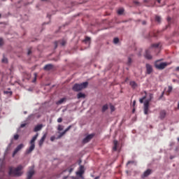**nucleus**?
I'll use <instances>...</instances> for the list:
<instances>
[{
	"instance_id": "obj_56",
	"label": "nucleus",
	"mask_w": 179,
	"mask_h": 179,
	"mask_svg": "<svg viewBox=\"0 0 179 179\" xmlns=\"http://www.w3.org/2000/svg\"><path fill=\"white\" fill-rule=\"evenodd\" d=\"M24 114H27V112H24Z\"/></svg>"
},
{
	"instance_id": "obj_49",
	"label": "nucleus",
	"mask_w": 179,
	"mask_h": 179,
	"mask_svg": "<svg viewBox=\"0 0 179 179\" xmlns=\"http://www.w3.org/2000/svg\"><path fill=\"white\" fill-rule=\"evenodd\" d=\"M143 24H146V21H143Z\"/></svg>"
},
{
	"instance_id": "obj_54",
	"label": "nucleus",
	"mask_w": 179,
	"mask_h": 179,
	"mask_svg": "<svg viewBox=\"0 0 179 179\" xmlns=\"http://www.w3.org/2000/svg\"><path fill=\"white\" fill-rule=\"evenodd\" d=\"M133 113H135V108L133 109Z\"/></svg>"
},
{
	"instance_id": "obj_1",
	"label": "nucleus",
	"mask_w": 179,
	"mask_h": 179,
	"mask_svg": "<svg viewBox=\"0 0 179 179\" xmlns=\"http://www.w3.org/2000/svg\"><path fill=\"white\" fill-rule=\"evenodd\" d=\"M23 169H24V166L22 165H18L16 168L10 166L8 175L13 176V177H20L23 174V171H22Z\"/></svg>"
},
{
	"instance_id": "obj_12",
	"label": "nucleus",
	"mask_w": 179,
	"mask_h": 179,
	"mask_svg": "<svg viewBox=\"0 0 179 179\" xmlns=\"http://www.w3.org/2000/svg\"><path fill=\"white\" fill-rule=\"evenodd\" d=\"M45 138H47V133L43 134V136L41 137V138L38 141V145L40 146V148L43 146V144L44 143V141H45Z\"/></svg>"
},
{
	"instance_id": "obj_15",
	"label": "nucleus",
	"mask_w": 179,
	"mask_h": 179,
	"mask_svg": "<svg viewBox=\"0 0 179 179\" xmlns=\"http://www.w3.org/2000/svg\"><path fill=\"white\" fill-rule=\"evenodd\" d=\"M54 69V65L52 64H46L43 67L44 71H51V69Z\"/></svg>"
},
{
	"instance_id": "obj_3",
	"label": "nucleus",
	"mask_w": 179,
	"mask_h": 179,
	"mask_svg": "<svg viewBox=\"0 0 179 179\" xmlns=\"http://www.w3.org/2000/svg\"><path fill=\"white\" fill-rule=\"evenodd\" d=\"M89 85V83L85 82L80 84H75L73 87V90L74 92H80V90H83V89H86Z\"/></svg>"
},
{
	"instance_id": "obj_45",
	"label": "nucleus",
	"mask_w": 179,
	"mask_h": 179,
	"mask_svg": "<svg viewBox=\"0 0 179 179\" xmlns=\"http://www.w3.org/2000/svg\"><path fill=\"white\" fill-rule=\"evenodd\" d=\"M135 104H136V101H133V107H135Z\"/></svg>"
},
{
	"instance_id": "obj_34",
	"label": "nucleus",
	"mask_w": 179,
	"mask_h": 179,
	"mask_svg": "<svg viewBox=\"0 0 179 179\" xmlns=\"http://www.w3.org/2000/svg\"><path fill=\"white\" fill-rule=\"evenodd\" d=\"M71 128H72V126L70 125L64 131L66 134V132H68V131H69V129H71Z\"/></svg>"
},
{
	"instance_id": "obj_24",
	"label": "nucleus",
	"mask_w": 179,
	"mask_h": 179,
	"mask_svg": "<svg viewBox=\"0 0 179 179\" xmlns=\"http://www.w3.org/2000/svg\"><path fill=\"white\" fill-rule=\"evenodd\" d=\"M155 22L160 23L162 22V17L159 15L155 16Z\"/></svg>"
},
{
	"instance_id": "obj_6",
	"label": "nucleus",
	"mask_w": 179,
	"mask_h": 179,
	"mask_svg": "<svg viewBox=\"0 0 179 179\" xmlns=\"http://www.w3.org/2000/svg\"><path fill=\"white\" fill-rule=\"evenodd\" d=\"M23 148H24V145H18L17 148L15 149L14 152H13V157H15V156H16V155L23 149Z\"/></svg>"
},
{
	"instance_id": "obj_27",
	"label": "nucleus",
	"mask_w": 179,
	"mask_h": 179,
	"mask_svg": "<svg viewBox=\"0 0 179 179\" xmlns=\"http://www.w3.org/2000/svg\"><path fill=\"white\" fill-rule=\"evenodd\" d=\"M1 61H2L3 64H8V58L5 57V56H3Z\"/></svg>"
},
{
	"instance_id": "obj_14",
	"label": "nucleus",
	"mask_w": 179,
	"mask_h": 179,
	"mask_svg": "<svg viewBox=\"0 0 179 179\" xmlns=\"http://www.w3.org/2000/svg\"><path fill=\"white\" fill-rule=\"evenodd\" d=\"M166 110H161L159 113V118L160 120H164V118H166Z\"/></svg>"
},
{
	"instance_id": "obj_55",
	"label": "nucleus",
	"mask_w": 179,
	"mask_h": 179,
	"mask_svg": "<svg viewBox=\"0 0 179 179\" xmlns=\"http://www.w3.org/2000/svg\"><path fill=\"white\" fill-rule=\"evenodd\" d=\"M176 80L175 79L173 80V82H176Z\"/></svg>"
},
{
	"instance_id": "obj_51",
	"label": "nucleus",
	"mask_w": 179,
	"mask_h": 179,
	"mask_svg": "<svg viewBox=\"0 0 179 179\" xmlns=\"http://www.w3.org/2000/svg\"><path fill=\"white\" fill-rule=\"evenodd\" d=\"M134 3H136V5H138V3H139V2L135 1Z\"/></svg>"
},
{
	"instance_id": "obj_41",
	"label": "nucleus",
	"mask_w": 179,
	"mask_h": 179,
	"mask_svg": "<svg viewBox=\"0 0 179 179\" xmlns=\"http://www.w3.org/2000/svg\"><path fill=\"white\" fill-rule=\"evenodd\" d=\"M85 41H90V37L86 36L85 37Z\"/></svg>"
},
{
	"instance_id": "obj_20",
	"label": "nucleus",
	"mask_w": 179,
	"mask_h": 179,
	"mask_svg": "<svg viewBox=\"0 0 179 179\" xmlns=\"http://www.w3.org/2000/svg\"><path fill=\"white\" fill-rule=\"evenodd\" d=\"M130 86L132 87V89H136V87H138V84H136L135 81H131Z\"/></svg>"
},
{
	"instance_id": "obj_37",
	"label": "nucleus",
	"mask_w": 179,
	"mask_h": 179,
	"mask_svg": "<svg viewBox=\"0 0 179 179\" xmlns=\"http://www.w3.org/2000/svg\"><path fill=\"white\" fill-rule=\"evenodd\" d=\"M1 45H3V39L2 38H0V47Z\"/></svg>"
},
{
	"instance_id": "obj_4",
	"label": "nucleus",
	"mask_w": 179,
	"mask_h": 179,
	"mask_svg": "<svg viewBox=\"0 0 179 179\" xmlns=\"http://www.w3.org/2000/svg\"><path fill=\"white\" fill-rule=\"evenodd\" d=\"M168 65H170V63H167V62L158 63L157 62L155 64V66L157 69L162 71V70L166 68V66H168Z\"/></svg>"
},
{
	"instance_id": "obj_21",
	"label": "nucleus",
	"mask_w": 179,
	"mask_h": 179,
	"mask_svg": "<svg viewBox=\"0 0 179 179\" xmlns=\"http://www.w3.org/2000/svg\"><path fill=\"white\" fill-rule=\"evenodd\" d=\"M77 97H78V99H83L85 97V94L80 92L78 94Z\"/></svg>"
},
{
	"instance_id": "obj_48",
	"label": "nucleus",
	"mask_w": 179,
	"mask_h": 179,
	"mask_svg": "<svg viewBox=\"0 0 179 179\" xmlns=\"http://www.w3.org/2000/svg\"><path fill=\"white\" fill-rule=\"evenodd\" d=\"M30 54H31V50L28 51V55H30Z\"/></svg>"
},
{
	"instance_id": "obj_39",
	"label": "nucleus",
	"mask_w": 179,
	"mask_h": 179,
	"mask_svg": "<svg viewBox=\"0 0 179 179\" xmlns=\"http://www.w3.org/2000/svg\"><path fill=\"white\" fill-rule=\"evenodd\" d=\"M50 141L51 142H54V141H55V136H52L50 137Z\"/></svg>"
},
{
	"instance_id": "obj_38",
	"label": "nucleus",
	"mask_w": 179,
	"mask_h": 179,
	"mask_svg": "<svg viewBox=\"0 0 179 179\" xmlns=\"http://www.w3.org/2000/svg\"><path fill=\"white\" fill-rule=\"evenodd\" d=\"M14 139H15V141H17V139H19V136H18V134L14 135Z\"/></svg>"
},
{
	"instance_id": "obj_44",
	"label": "nucleus",
	"mask_w": 179,
	"mask_h": 179,
	"mask_svg": "<svg viewBox=\"0 0 179 179\" xmlns=\"http://www.w3.org/2000/svg\"><path fill=\"white\" fill-rule=\"evenodd\" d=\"M24 127H26V124H22L20 125V127H21V128H24Z\"/></svg>"
},
{
	"instance_id": "obj_2",
	"label": "nucleus",
	"mask_w": 179,
	"mask_h": 179,
	"mask_svg": "<svg viewBox=\"0 0 179 179\" xmlns=\"http://www.w3.org/2000/svg\"><path fill=\"white\" fill-rule=\"evenodd\" d=\"M37 138H38V133H37L35 136H33L32 139L30 141V146L29 149L26 150V155H30L31 152L34 150L36 148V141H37Z\"/></svg>"
},
{
	"instance_id": "obj_43",
	"label": "nucleus",
	"mask_w": 179,
	"mask_h": 179,
	"mask_svg": "<svg viewBox=\"0 0 179 179\" xmlns=\"http://www.w3.org/2000/svg\"><path fill=\"white\" fill-rule=\"evenodd\" d=\"M134 161H129V162H127V165H128V164H134Z\"/></svg>"
},
{
	"instance_id": "obj_36",
	"label": "nucleus",
	"mask_w": 179,
	"mask_h": 179,
	"mask_svg": "<svg viewBox=\"0 0 179 179\" xmlns=\"http://www.w3.org/2000/svg\"><path fill=\"white\" fill-rule=\"evenodd\" d=\"M37 80V73H34V79L33 80V83L36 82Z\"/></svg>"
},
{
	"instance_id": "obj_18",
	"label": "nucleus",
	"mask_w": 179,
	"mask_h": 179,
	"mask_svg": "<svg viewBox=\"0 0 179 179\" xmlns=\"http://www.w3.org/2000/svg\"><path fill=\"white\" fill-rule=\"evenodd\" d=\"M117 146H118V141L117 140H115L113 141V152H117Z\"/></svg>"
},
{
	"instance_id": "obj_32",
	"label": "nucleus",
	"mask_w": 179,
	"mask_h": 179,
	"mask_svg": "<svg viewBox=\"0 0 179 179\" xmlns=\"http://www.w3.org/2000/svg\"><path fill=\"white\" fill-rule=\"evenodd\" d=\"M146 99V96H144L143 98L139 99V101L141 103V104H142L143 103V100Z\"/></svg>"
},
{
	"instance_id": "obj_22",
	"label": "nucleus",
	"mask_w": 179,
	"mask_h": 179,
	"mask_svg": "<svg viewBox=\"0 0 179 179\" xmlns=\"http://www.w3.org/2000/svg\"><path fill=\"white\" fill-rule=\"evenodd\" d=\"M107 110H108V105H103L102 107V113H105V111H107Z\"/></svg>"
},
{
	"instance_id": "obj_23",
	"label": "nucleus",
	"mask_w": 179,
	"mask_h": 179,
	"mask_svg": "<svg viewBox=\"0 0 179 179\" xmlns=\"http://www.w3.org/2000/svg\"><path fill=\"white\" fill-rule=\"evenodd\" d=\"M152 47L154 48H157V50H159L160 43H154L152 45Z\"/></svg>"
},
{
	"instance_id": "obj_10",
	"label": "nucleus",
	"mask_w": 179,
	"mask_h": 179,
	"mask_svg": "<svg viewBox=\"0 0 179 179\" xmlns=\"http://www.w3.org/2000/svg\"><path fill=\"white\" fill-rule=\"evenodd\" d=\"M33 176H34V166H31V168L28 171L27 179H31Z\"/></svg>"
},
{
	"instance_id": "obj_42",
	"label": "nucleus",
	"mask_w": 179,
	"mask_h": 179,
	"mask_svg": "<svg viewBox=\"0 0 179 179\" xmlns=\"http://www.w3.org/2000/svg\"><path fill=\"white\" fill-rule=\"evenodd\" d=\"M57 122H62V117H59L57 119Z\"/></svg>"
},
{
	"instance_id": "obj_53",
	"label": "nucleus",
	"mask_w": 179,
	"mask_h": 179,
	"mask_svg": "<svg viewBox=\"0 0 179 179\" xmlns=\"http://www.w3.org/2000/svg\"><path fill=\"white\" fill-rule=\"evenodd\" d=\"M157 2H158L159 3H160V0H157Z\"/></svg>"
},
{
	"instance_id": "obj_57",
	"label": "nucleus",
	"mask_w": 179,
	"mask_h": 179,
	"mask_svg": "<svg viewBox=\"0 0 179 179\" xmlns=\"http://www.w3.org/2000/svg\"><path fill=\"white\" fill-rule=\"evenodd\" d=\"M178 141L179 142V137L178 138Z\"/></svg>"
},
{
	"instance_id": "obj_9",
	"label": "nucleus",
	"mask_w": 179,
	"mask_h": 179,
	"mask_svg": "<svg viewBox=\"0 0 179 179\" xmlns=\"http://www.w3.org/2000/svg\"><path fill=\"white\" fill-rule=\"evenodd\" d=\"M66 44V41L65 40H62V41H58L55 42V48H57L58 45H62L64 47Z\"/></svg>"
},
{
	"instance_id": "obj_30",
	"label": "nucleus",
	"mask_w": 179,
	"mask_h": 179,
	"mask_svg": "<svg viewBox=\"0 0 179 179\" xmlns=\"http://www.w3.org/2000/svg\"><path fill=\"white\" fill-rule=\"evenodd\" d=\"M118 15H122L124 13V8H120L117 10Z\"/></svg>"
},
{
	"instance_id": "obj_33",
	"label": "nucleus",
	"mask_w": 179,
	"mask_h": 179,
	"mask_svg": "<svg viewBox=\"0 0 179 179\" xmlns=\"http://www.w3.org/2000/svg\"><path fill=\"white\" fill-rule=\"evenodd\" d=\"M57 129L58 131H62L64 129V126L59 124Z\"/></svg>"
},
{
	"instance_id": "obj_35",
	"label": "nucleus",
	"mask_w": 179,
	"mask_h": 179,
	"mask_svg": "<svg viewBox=\"0 0 179 179\" xmlns=\"http://www.w3.org/2000/svg\"><path fill=\"white\" fill-rule=\"evenodd\" d=\"M4 94H10L12 96V91H4Z\"/></svg>"
},
{
	"instance_id": "obj_16",
	"label": "nucleus",
	"mask_w": 179,
	"mask_h": 179,
	"mask_svg": "<svg viewBox=\"0 0 179 179\" xmlns=\"http://www.w3.org/2000/svg\"><path fill=\"white\" fill-rule=\"evenodd\" d=\"M43 129V124H38L34 129V132H38V131H41Z\"/></svg>"
},
{
	"instance_id": "obj_31",
	"label": "nucleus",
	"mask_w": 179,
	"mask_h": 179,
	"mask_svg": "<svg viewBox=\"0 0 179 179\" xmlns=\"http://www.w3.org/2000/svg\"><path fill=\"white\" fill-rule=\"evenodd\" d=\"M131 64H132V59H131V57H129L127 61V65H131Z\"/></svg>"
},
{
	"instance_id": "obj_52",
	"label": "nucleus",
	"mask_w": 179,
	"mask_h": 179,
	"mask_svg": "<svg viewBox=\"0 0 179 179\" xmlns=\"http://www.w3.org/2000/svg\"><path fill=\"white\" fill-rule=\"evenodd\" d=\"M73 169H71L70 170H69V172L70 173H72V171H73Z\"/></svg>"
},
{
	"instance_id": "obj_17",
	"label": "nucleus",
	"mask_w": 179,
	"mask_h": 179,
	"mask_svg": "<svg viewBox=\"0 0 179 179\" xmlns=\"http://www.w3.org/2000/svg\"><path fill=\"white\" fill-rule=\"evenodd\" d=\"M152 99H153V94L150 93V94H148V99L147 100H145V103H150Z\"/></svg>"
},
{
	"instance_id": "obj_59",
	"label": "nucleus",
	"mask_w": 179,
	"mask_h": 179,
	"mask_svg": "<svg viewBox=\"0 0 179 179\" xmlns=\"http://www.w3.org/2000/svg\"><path fill=\"white\" fill-rule=\"evenodd\" d=\"M1 1H5V0H1Z\"/></svg>"
},
{
	"instance_id": "obj_29",
	"label": "nucleus",
	"mask_w": 179,
	"mask_h": 179,
	"mask_svg": "<svg viewBox=\"0 0 179 179\" xmlns=\"http://www.w3.org/2000/svg\"><path fill=\"white\" fill-rule=\"evenodd\" d=\"M113 43L114 44H118V43H120V39L118 38H115L113 39Z\"/></svg>"
},
{
	"instance_id": "obj_5",
	"label": "nucleus",
	"mask_w": 179,
	"mask_h": 179,
	"mask_svg": "<svg viewBox=\"0 0 179 179\" xmlns=\"http://www.w3.org/2000/svg\"><path fill=\"white\" fill-rule=\"evenodd\" d=\"M94 137V134H92L90 135H87L82 141V143H83V145L86 144V143H89V142H90V141H92V139H93V138Z\"/></svg>"
},
{
	"instance_id": "obj_13",
	"label": "nucleus",
	"mask_w": 179,
	"mask_h": 179,
	"mask_svg": "<svg viewBox=\"0 0 179 179\" xmlns=\"http://www.w3.org/2000/svg\"><path fill=\"white\" fill-rule=\"evenodd\" d=\"M150 174H152V169H148L142 175V178H145V177H148V176H150Z\"/></svg>"
},
{
	"instance_id": "obj_8",
	"label": "nucleus",
	"mask_w": 179,
	"mask_h": 179,
	"mask_svg": "<svg viewBox=\"0 0 179 179\" xmlns=\"http://www.w3.org/2000/svg\"><path fill=\"white\" fill-rule=\"evenodd\" d=\"M85 173V166H80L79 171L76 172L77 176L80 177L81 178H83V173Z\"/></svg>"
},
{
	"instance_id": "obj_50",
	"label": "nucleus",
	"mask_w": 179,
	"mask_h": 179,
	"mask_svg": "<svg viewBox=\"0 0 179 179\" xmlns=\"http://www.w3.org/2000/svg\"><path fill=\"white\" fill-rule=\"evenodd\" d=\"M99 178H100V177L96 176V177H95V178H94V179H99Z\"/></svg>"
},
{
	"instance_id": "obj_40",
	"label": "nucleus",
	"mask_w": 179,
	"mask_h": 179,
	"mask_svg": "<svg viewBox=\"0 0 179 179\" xmlns=\"http://www.w3.org/2000/svg\"><path fill=\"white\" fill-rule=\"evenodd\" d=\"M110 110L112 112L115 110V108L114 107V106H110Z\"/></svg>"
},
{
	"instance_id": "obj_58",
	"label": "nucleus",
	"mask_w": 179,
	"mask_h": 179,
	"mask_svg": "<svg viewBox=\"0 0 179 179\" xmlns=\"http://www.w3.org/2000/svg\"><path fill=\"white\" fill-rule=\"evenodd\" d=\"M41 1H48V0H41Z\"/></svg>"
},
{
	"instance_id": "obj_46",
	"label": "nucleus",
	"mask_w": 179,
	"mask_h": 179,
	"mask_svg": "<svg viewBox=\"0 0 179 179\" xmlns=\"http://www.w3.org/2000/svg\"><path fill=\"white\" fill-rule=\"evenodd\" d=\"M167 20H168L169 22H170V20H171V17H169L167 18Z\"/></svg>"
},
{
	"instance_id": "obj_11",
	"label": "nucleus",
	"mask_w": 179,
	"mask_h": 179,
	"mask_svg": "<svg viewBox=\"0 0 179 179\" xmlns=\"http://www.w3.org/2000/svg\"><path fill=\"white\" fill-rule=\"evenodd\" d=\"M145 68H146V74L147 75H150V73H152V72H153V67H152V65L147 64L145 65Z\"/></svg>"
},
{
	"instance_id": "obj_25",
	"label": "nucleus",
	"mask_w": 179,
	"mask_h": 179,
	"mask_svg": "<svg viewBox=\"0 0 179 179\" xmlns=\"http://www.w3.org/2000/svg\"><path fill=\"white\" fill-rule=\"evenodd\" d=\"M65 100H66L65 98H62L57 102V104H62Z\"/></svg>"
},
{
	"instance_id": "obj_28",
	"label": "nucleus",
	"mask_w": 179,
	"mask_h": 179,
	"mask_svg": "<svg viewBox=\"0 0 179 179\" xmlns=\"http://www.w3.org/2000/svg\"><path fill=\"white\" fill-rule=\"evenodd\" d=\"M172 90H173V87L169 86V87H168V90H167L168 94H170V93H171V91H172Z\"/></svg>"
},
{
	"instance_id": "obj_19",
	"label": "nucleus",
	"mask_w": 179,
	"mask_h": 179,
	"mask_svg": "<svg viewBox=\"0 0 179 179\" xmlns=\"http://www.w3.org/2000/svg\"><path fill=\"white\" fill-rule=\"evenodd\" d=\"M145 58L147 59H152V57L150 55V51L149 50L145 51Z\"/></svg>"
},
{
	"instance_id": "obj_47",
	"label": "nucleus",
	"mask_w": 179,
	"mask_h": 179,
	"mask_svg": "<svg viewBox=\"0 0 179 179\" xmlns=\"http://www.w3.org/2000/svg\"><path fill=\"white\" fill-rule=\"evenodd\" d=\"M176 72H178V71H179V66H178V67L176 68Z\"/></svg>"
},
{
	"instance_id": "obj_26",
	"label": "nucleus",
	"mask_w": 179,
	"mask_h": 179,
	"mask_svg": "<svg viewBox=\"0 0 179 179\" xmlns=\"http://www.w3.org/2000/svg\"><path fill=\"white\" fill-rule=\"evenodd\" d=\"M66 134V133L65 131H63V132L60 133V134L58 136L57 139H61V138H62V136H64V135H65Z\"/></svg>"
},
{
	"instance_id": "obj_7",
	"label": "nucleus",
	"mask_w": 179,
	"mask_h": 179,
	"mask_svg": "<svg viewBox=\"0 0 179 179\" xmlns=\"http://www.w3.org/2000/svg\"><path fill=\"white\" fill-rule=\"evenodd\" d=\"M149 102H144L143 111L145 115H148L150 113V110L149 109Z\"/></svg>"
}]
</instances>
